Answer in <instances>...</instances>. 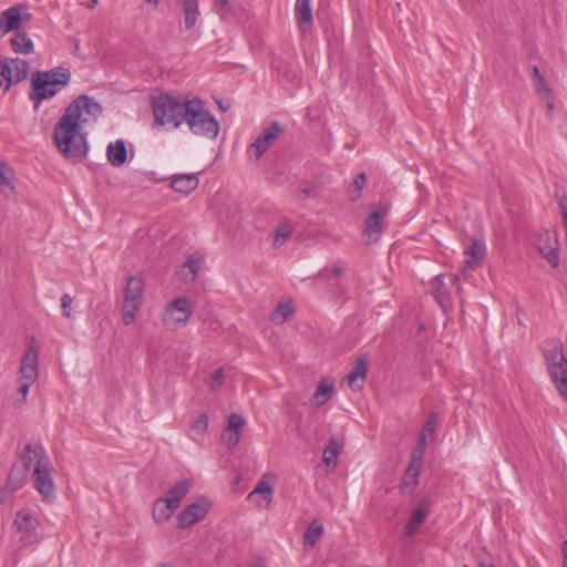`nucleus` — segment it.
<instances>
[{
    "label": "nucleus",
    "instance_id": "obj_1",
    "mask_svg": "<svg viewBox=\"0 0 567 567\" xmlns=\"http://www.w3.org/2000/svg\"><path fill=\"white\" fill-rule=\"evenodd\" d=\"M101 113V105L87 95H80L69 104L53 128L54 144L65 158H81L87 154L83 126L95 122Z\"/></svg>",
    "mask_w": 567,
    "mask_h": 567
},
{
    "label": "nucleus",
    "instance_id": "obj_2",
    "mask_svg": "<svg viewBox=\"0 0 567 567\" xmlns=\"http://www.w3.org/2000/svg\"><path fill=\"white\" fill-rule=\"evenodd\" d=\"M151 104L155 126L176 130L186 118V110L190 106V100L173 93H159L152 95Z\"/></svg>",
    "mask_w": 567,
    "mask_h": 567
},
{
    "label": "nucleus",
    "instance_id": "obj_3",
    "mask_svg": "<svg viewBox=\"0 0 567 567\" xmlns=\"http://www.w3.org/2000/svg\"><path fill=\"white\" fill-rule=\"evenodd\" d=\"M69 69L54 68L50 71H37L31 76L30 99L40 103L56 95L70 82Z\"/></svg>",
    "mask_w": 567,
    "mask_h": 567
},
{
    "label": "nucleus",
    "instance_id": "obj_4",
    "mask_svg": "<svg viewBox=\"0 0 567 567\" xmlns=\"http://www.w3.org/2000/svg\"><path fill=\"white\" fill-rule=\"evenodd\" d=\"M542 351L550 380L567 402V359L563 352V343L558 339L546 340Z\"/></svg>",
    "mask_w": 567,
    "mask_h": 567
},
{
    "label": "nucleus",
    "instance_id": "obj_5",
    "mask_svg": "<svg viewBox=\"0 0 567 567\" xmlns=\"http://www.w3.org/2000/svg\"><path fill=\"white\" fill-rule=\"evenodd\" d=\"M186 123L190 132L195 135L215 138L219 132V124L212 113L205 109L200 99L190 100V106L186 110Z\"/></svg>",
    "mask_w": 567,
    "mask_h": 567
},
{
    "label": "nucleus",
    "instance_id": "obj_6",
    "mask_svg": "<svg viewBox=\"0 0 567 567\" xmlns=\"http://www.w3.org/2000/svg\"><path fill=\"white\" fill-rule=\"evenodd\" d=\"M142 307V278L131 276L127 279L122 308V320L128 326L135 320V313Z\"/></svg>",
    "mask_w": 567,
    "mask_h": 567
},
{
    "label": "nucleus",
    "instance_id": "obj_7",
    "mask_svg": "<svg viewBox=\"0 0 567 567\" xmlns=\"http://www.w3.org/2000/svg\"><path fill=\"white\" fill-rule=\"evenodd\" d=\"M286 132V127L277 121L265 127L261 134L248 146L247 154L250 158L259 161L262 155Z\"/></svg>",
    "mask_w": 567,
    "mask_h": 567
},
{
    "label": "nucleus",
    "instance_id": "obj_8",
    "mask_svg": "<svg viewBox=\"0 0 567 567\" xmlns=\"http://www.w3.org/2000/svg\"><path fill=\"white\" fill-rule=\"evenodd\" d=\"M29 71L27 61L14 58L6 61H0V86L9 89L11 84L23 81Z\"/></svg>",
    "mask_w": 567,
    "mask_h": 567
},
{
    "label": "nucleus",
    "instance_id": "obj_9",
    "mask_svg": "<svg viewBox=\"0 0 567 567\" xmlns=\"http://www.w3.org/2000/svg\"><path fill=\"white\" fill-rule=\"evenodd\" d=\"M30 13L27 7L22 4L13 6L0 13V37L10 32H20L19 29L23 21L30 20Z\"/></svg>",
    "mask_w": 567,
    "mask_h": 567
},
{
    "label": "nucleus",
    "instance_id": "obj_10",
    "mask_svg": "<svg viewBox=\"0 0 567 567\" xmlns=\"http://www.w3.org/2000/svg\"><path fill=\"white\" fill-rule=\"evenodd\" d=\"M33 485L43 501H49L54 495V483L52 480V465L50 460L47 464L40 463L39 466L33 468L32 473Z\"/></svg>",
    "mask_w": 567,
    "mask_h": 567
},
{
    "label": "nucleus",
    "instance_id": "obj_11",
    "mask_svg": "<svg viewBox=\"0 0 567 567\" xmlns=\"http://www.w3.org/2000/svg\"><path fill=\"white\" fill-rule=\"evenodd\" d=\"M209 511V503L198 499L185 507L178 515L177 526L182 529L189 528L204 519Z\"/></svg>",
    "mask_w": 567,
    "mask_h": 567
},
{
    "label": "nucleus",
    "instance_id": "obj_12",
    "mask_svg": "<svg viewBox=\"0 0 567 567\" xmlns=\"http://www.w3.org/2000/svg\"><path fill=\"white\" fill-rule=\"evenodd\" d=\"M465 259L462 266V272L475 270L486 257V247L483 241L472 239L471 244L464 249Z\"/></svg>",
    "mask_w": 567,
    "mask_h": 567
},
{
    "label": "nucleus",
    "instance_id": "obj_13",
    "mask_svg": "<svg viewBox=\"0 0 567 567\" xmlns=\"http://www.w3.org/2000/svg\"><path fill=\"white\" fill-rule=\"evenodd\" d=\"M431 505L432 503L427 498H423L417 503L404 527V533L408 537L414 536L419 527L425 522L430 514Z\"/></svg>",
    "mask_w": 567,
    "mask_h": 567
},
{
    "label": "nucleus",
    "instance_id": "obj_14",
    "mask_svg": "<svg viewBox=\"0 0 567 567\" xmlns=\"http://www.w3.org/2000/svg\"><path fill=\"white\" fill-rule=\"evenodd\" d=\"M388 208L378 206L365 219L364 236L368 243H375L381 233V221L386 216Z\"/></svg>",
    "mask_w": 567,
    "mask_h": 567
},
{
    "label": "nucleus",
    "instance_id": "obj_15",
    "mask_svg": "<svg viewBox=\"0 0 567 567\" xmlns=\"http://www.w3.org/2000/svg\"><path fill=\"white\" fill-rule=\"evenodd\" d=\"M422 452L416 454L412 453L411 462L401 481L400 488L404 492L406 489L413 491L419 484L420 470L422 467Z\"/></svg>",
    "mask_w": 567,
    "mask_h": 567
},
{
    "label": "nucleus",
    "instance_id": "obj_16",
    "mask_svg": "<svg viewBox=\"0 0 567 567\" xmlns=\"http://www.w3.org/2000/svg\"><path fill=\"white\" fill-rule=\"evenodd\" d=\"M167 312L169 318L181 327L187 323L193 313V310L189 301L186 298L179 297L168 305Z\"/></svg>",
    "mask_w": 567,
    "mask_h": 567
},
{
    "label": "nucleus",
    "instance_id": "obj_17",
    "mask_svg": "<svg viewBox=\"0 0 567 567\" xmlns=\"http://www.w3.org/2000/svg\"><path fill=\"white\" fill-rule=\"evenodd\" d=\"M49 456L42 446L35 444H27L21 455V461L25 470H30L32 466H39L40 463L47 464Z\"/></svg>",
    "mask_w": 567,
    "mask_h": 567
},
{
    "label": "nucleus",
    "instance_id": "obj_18",
    "mask_svg": "<svg viewBox=\"0 0 567 567\" xmlns=\"http://www.w3.org/2000/svg\"><path fill=\"white\" fill-rule=\"evenodd\" d=\"M368 364L367 358L360 357L355 360V363L347 377L348 385L353 390H361L367 378Z\"/></svg>",
    "mask_w": 567,
    "mask_h": 567
},
{
    "label": "nucleus",
    "instance_id": "obj_19",
    "mask_svg": "<svg viewBox=\"0 0 567 567\" xmlns=\"http://www.w3.org/2000/svg\"><path fill=\"white\" fill-rule=\"evenodd\" d=\"M295 18L302 33L309 30L312 24L311 0H297L295 6Z\"/></svg>",
    "mask_w": 567,
    "mask_h": 567
},
{
    "label": "nucleus",
    "instance_id": "obj_20",
    "mask_svg": "<svg viewBox=\"0 0 567 567\" xmlns=\"http://www.w3.org/2000/svg\"><path fill=\"white\" fill-rule=\"evenodd\" d=\"M106 156L112 166H122L127 158V150L125 143L122 140L110 143L106 148Z\"/></svg>",
    "mask_w": 567,
    "mask_h": 567
},
{
    "label": "nucleus",
    "instance_id": "obj_21",
    "mask_svg": "<svg viewBox=\"0 0 567 567\" xmlns=\"http://www.w3.org/2000/svg\"><path fill=\"white\" fill-rule=\"evenodd\" d=\"M196 174L175 175L171 182V187L179 193L189 194L198 186Z\"/></svg>",
    "mask_w": 567,
    "mask_h": 567
},
{
    "label": "nucleus",
    "instance_id": "obj_22",
    "mask_svg": "<svg viewBox=\"0 0 567 567\" xmlns=\"http://www.w3.org/2000/svg\"><path fill=\"white\" fill-rule=\"evenodd\" d=\"M0 193L7 198L13 196L16 193L13 171L2 161H0Z\"/></svg>",
    "mask_w": 567,
    "mask_h": 567
},
{
    "label": "nucleus",
    "instance_id": "obj_23",
    "mask_svg": "<svg viewBox=\"0 0 567 567\" xmlns=\"http://www.w3.org/2000/svg\"><path fill=\"white\" fill-rule=\"evenodd\" d=\"M184 12V24L186 30L193 29L199 17L198 0H181Z\"/></svg>",
    "mask_w": 567,
    "mask_h": 567
},
{
    "label": "nucleus",
    "instance_id": "obj_24",
    "mask_svg": "<svg viewBox=\"0 0 567 567\" xmlns=\"http://www.w3.org/2000/svg\"><path fill=\"white\" fill-rule=\"evenodd\" d=\"M17 530L32 537L35 533V519L29 513L18 512L13 522Z\"/></svg>",
    "mask_w": 567,
    "mask_h": 567
},
{
    "label": "nucleus",
    "instance_id": "obj_25",
    "mask_svg": "<svg viewBox=\"0 0 567 567\" xmlns=\"http://www.w3.org/2000/svg\"><path fill=\"white\" fill-rule=\"evenodd\" d=\"M10 44L16 53L30 54L34 51V44L32 40L23 31L17 32L14 37L10 40Z\"/></svg>",
    "mask_w": 567,
    "mask_h": 567
},
{
    "label": "nucleus",
    "instance_id": "obj_26",
    "mask_svg": "<svg viewBox=\"0 0 567 567\" xmlns=\"http://www.w3.org/2000/svg\"><path fill=\"white\" fill-rule=\"evenodd\" d=\"M189 482L184 480L176 483L167 493L165 499L173 504V507H178L181 501L187 495L189 492Z\"/></svg>",
    "mask_w": 567,
    "mask_h": 567
},
{
    "label": "nucleus",
    "instance_id": "obj_27",
    "mask_svg": "<svg viewBox=\"0 0 567 567\" xmlns=\"http://www.w3.org/2000/svg\"><path fill=\"white\" fill-rule=\"evenodd\" d=\"M274 489L271 485L264 480L259 481L252 492L249 493L248 499L261 506L258 497H261L267 504L271 502Z\"/></svg>",
    "mask_w": 567,
    "mask_h": 567
},
{
    "label": "nucleus",
    "instance_id": "obj_28",
    "mask_svg": "<svg viewBox=\"0 0 567 567\" xmlns=\"http://www.w3.org/2000/svg\"><path fill=\"white\" fill-rule=\"evenodd\" d=\"M176 507H173V504L164 499H158L155 502L153 506V517L155 522L163 523L167 520L172 515Z\"/></svg>",
    "mask_w": 567,
    "mask_h": 567
},
{
    "label": "nucleus",
    "instance_id": "obj_29",
    "mask_svg": "<svg viewBox=\"0 0 567 567\" xmlns=\"http://www.w3.org/2000/svg\"><path fill=\"white\" fill-rule=\"evenodd\" d=\"M340 453L341 446L337 442L336 437H331L322 453V461L324 465L328 467L331 465L334 466Z\"/></svg>",
    "mask_w": 567,
    "mask_h": 567
},
{
    "label": "nucleus",
    "instance_id": "obj_30",
    "mask_svg": "<svg viewBox=\"0 0 567 567\" xmlns=\"http://www.w3.org/2000/svg\"><path fill=\"white\" fill-rule=\"evenodd\" d=\"M367 184V176L364 173L358 174L348 188V196L351 202H357L361 198V194Z\"/></svg>",
    "mask_w": 567,
    "mask_h": 567
},
{
    "label": "nucleus",
    "instance_id": "obj_31",
    "mask_svg": "<svg viewBox=\"0 0 567 567\" xmlns=\"http://www.w3.org/2000/svg\"><path fill=\"white\" fill-rule=\"evenodd\" d=\"M323 533V527L317 520H312L306 529L305 542L307 545L315 546Z\"/></svg>",
    "mask_w": 567,
    "mask_h": 567
},
{
    "label": "nucleus",
    "instance_id": "obj_32",
    "mask_svg": "<svg viewBox=\"0 0 567 567\" xmlns=\"http://www.w3.org/2000/svg\"><path fill=\"white\" fill-rule=\"evenodd\" d=\"M200 268V260L189 257L183 265L182 272L185 281H193Z\"/></svg>",
    "mask_w": 567,
    "mask_h": 567
},
{
    "label": "nucleus",
    "instance_id": "obj_33",
    "mask_svg": "<svg viewBox=\"0 0 567 567\" xmlns=\"http://www.w3.org/2000/svg\"><path fill=\"white\" fill-rule=\"evenodd\" d=\"M533 75L536 82L537 94L540 96V99H548L549 95H551L550 89L536 65L533 68Z\"/></svg>",
    "mask_w": 567,
    "mask_h": 567
},
{
    "label": "nucleus",
    "instance_id": "obj_34",
    "mask_svg": "<svg viewBox=\"0 0 567 567\" xmlns=\"http://www.w3.org/2000/svg\"><path fill=\"white\" fill-rule=\"evenodd\" d=\"M208 427V416L206 414H200L197 420L192 423V439L198 441L199 437L206 432Z\"/></svg>",
    "mask_w": 567,
    "mask_h": 567
},
{
    "label": "nucleus",
    "instance_id": "obj_35",
    "mask_svg": "<svg viewBox=\"0 0 567 567\" xmlns=\"http://www.w3.org/2000/svg\"><path fill=\"white\" fill-rule=\"evenodd\" d=\"M333 392V384L321 382L317 386L313 398L317 401L318 405H323L328 400L330 394Z\"/></svg>",
    "mask_w": 567,
    "mask_h": 567
},
{
    "label": "nucleus",
    "instance_id": "obj_36",
    "mask_svg": "<svg viewBox=\"0 0 567 567\" xmlns=\"http://www.w3.org/2000/svg\"><path fill=\"white\" fill-rule=\"evenodd\" d=\"M20 367L38 368V350L33 344H28Z\"/></svg>",
    "mask_w": 567,
    "mask_h": 567
},
{
    "label": "nucleus",
    "instance_id": "obj_37",
    "mask_svg": "<svg viewBox=\"0 0 567 567\" xmlns=\"http://www.w3.org/2000/svg\"><path fill=\"white\" fill-rule=\"evenodd\" d=\"M538 249L551 267H557L559 265V254L556 246L548 248L539 246Z\"/></svg>",
    "mask_w": 567,
    "mask_h": 567
},
{
    "label": "nucleus",
    "instance_id": "obj_38",
    "mask_svg": "<svg viewBox=\"0 0 567 567\" xmlns=\"http://www.w3.org/2000/svg\"><path fill=\"white\" fill-rule=\"evenodd\" d=\"M223 382H224V370L217 369L209 375V378L207 380V385L210 389V391L216 392V391L220 390V388L223 386Z\"/></svg>",
    "mask_w": 567,
    "mask_h": 567
},
{
    "label": "nucleus",
    "instance_id": "obj_39",
    "mask_svg": "<svg viewBox=\"0 0 567 567\" xmlns=\"http://www.w3.org/2000/svg\"><path fill=\"white\" fill-rule=\"evenodd\" d=\"M292 228L288 224L280 225L276 230V236L274 239L275 246H280L291 236Z\"/></svg>",
    "mask_w": 567,
    "mask_h": 567
},
{
    "label": "nucleus",
    "instance_id": "obj_40",
    "mask_svg": "<svg viewBox=\"0 0 567 567\" xmlns=\"http://www.w3.org/2000/svg\"><path fill=\"white\" fill-rule=\"evenodd\" d=\"M245 425V420L241 415L233 413L229 415L227 421V429L225 431L240 432V429Z\"/></svg>",
    "mask_w": 567,
    "mask_h": 567
},
{
    "label": "nucleus",
    "instance_id": "obj_41",
    "mask_svg": "<svg viewBox=\"0 0 567 567\" xmlns=\"http://www.w3.org/2000/svg\"><path fill=\"white\" fill-rule=\"evenodd\" d=\"M38 378V368L33 367H20V379L19 381H25L34 383Z\"/></svg>",
    "mask_w": 567,
    "mask_h": 567
},
{
    "label": "nucleus",
    "instance_id": "obj_42",
    "mask_svg": "<svg viewBox=\"0 0 567 567\" xmlns=\"http://www.w3.org/2000/svg\"><path fill=\"white\" fill-rule=\"evenodd\" d=\"M215 6L217 7V13L221 19H227L233 14L230 0H215Z\"/></svg>",
    "mask_w": 567,
    "mask_h": 567
},
{
    "label": "nucleus",
    "instance_id": "obj_43",
    "mask_svg": "<svg viewBox=\"0 0 567 567\" xmlns=\"http://www.w3.org/2000/svg\"><path fill=\"white\" fill-rule=\"evenodd\" d=\"M293 312V308L289 303L279 302L275 309V313L272 320H275L276 316L281 317V321L287 320Z\"/></svg>",
    "mask_w": 567,
    "mask_h": 567
},
{
    "label": "nucleus",
    "instance_id": "obj_44",
    "mask_svg": "<svg viewBox=\"0 0 567 567\" xmlns=\"http://www.w3.org/2000/svg\"><path fill=\"white\" fill-rule=\"evenodd\" d=\"M436 424H437V416L435 413H430L426 417V421L422 427V434L424 435H427V434H433L436 430Z\"/></svg>",
    "mask_w": 567,
    "mask_h": 567
},
{
    "label": "nucleus",
    "instance_id": "obj_45",
    "mask_svg": "<svg viewBox=\"0 0 567 567\" xmlns=\"http://www.w3.org/2000/svg\"><path fill=\"white\" fill-rule=\"evenodd\" d=\"M223 441L228 447L236 446L240 441V432L225 431L223 433Z\"/></svg>",
    "mask_w": 567,
    "mask_h": 567
},
{
    "label": "nucleus",
    "instance_id": "obj_46",
    "mask_svg": "<svg viewBox=\"0 0 567 567\" xmlns=\"http://www.w3.org/2000/svg\"><path fill=\"white\" fill-rule=\"evenodd\" d=\"M72 297L68 293H64L62 297H61V308H62V313L65 318H70L71 317V305H72Z\"/></svg>",
    "mask_w": 567,
    "mask_h": 567
},
{
    "label": "nucleus",
    "instance_id": "obj_47",
    "mask_svg": "<svg viewBox=\"0 0 567 567\" xmlns=\"http://www.w3.org/2000/svg\"><path fill=\"white\" fill-rule=\"evenodd\" d=\"M19 383H20L19 392L23 395V400H25V398L29 393V390L33 383L25 382V381H19Z\"/></svg>",
    "mask_w": 567,
    "mask_h": 567
},
{
    "label": "nucleus",
    "instance_id": "obj_48",
    "mask_svg": "<svg viewBox=\"0 0 567 567\" xmlns=\"http://www.w3.org/2000/svg\"><path fill=\"white\" fill-rule=\"evenodd\" d=\"M426 445H427L426 435L421 433V436H420V440H419V446L413 452H416V454H420L422 452V455H423Z\"/></svg>",
    "mask_w": 567,
    "mask_h": 567
},
{
    "label": "nucleus",
    "instance_id": "obj_49",
    "mask_svg": "<svg viewBox=\"0 0 567 567\" xmlns=\"http://www.w3.org/2000/svg\"><path fill=\"white\" fill-rule=\"evenodd\" d=\"M309 196H310V189H308V188H301V189H299V190H298V193H297V197H298V199H300V200H305V199H307Z\"/></svg>",
    "mask_w": 567,
    "mask_h": 567
},
{
    "label": "nucleus",
    "instance_id": "obj_50",
    "mask_svg": "<svg viewBox=\"0 0 567 567\" xmlns=\"http://www.w3.org/2000/svg\"><path fill=\"white\" fill-rule=\"evenodd\" d=\"M559 208L563 215V225L566 227L567 206L563 200L559 202Z\"/></svg>",
    "mask_w": 567,
    "mask_h": 567
},
{
    "label": "nucleus",
    "instance_id": "obj_51",
    "mask_svg": "<svg viewBox=\"0 0 567 567\" xmlns=\"http://www.w3.org/2000/svg\"><path fill=\"white\" fill-rule=\"evenodd\" d=\"M563 567H567V539L563 542Z\"/></svg>",
    "mask_w": 567,
    "mask_h": 567
},
{
    "label": "nucleus",
    "instance_id": "obj_52",
    "mask_svg": "<svg viewBox=\"0 0 567 567\" xmlns=\"http://www.w3.org/2000/svg\"><path fill=\"white\" fill-rule=\"evenodd\" d=\"M544 101H546V107H547V111L548 112H551L553 109H554V102L551 100V96L549 95L548 99H543Z\"/></svg>",
    "mask_w": 567,
    "mask_h": 567
},
{
    "label": "nucleus",
    "instance_id": "obj_53",
    "mask_svg": "<svg viewBox=\"0 0 567 567\" xmlns=\"http://www.w3.org/2000/svg\"><path fill=\"white\" fill-rule=\"evenodd\" d=\"M331 272L334 277H340L341 275H343V269L340 267H333Z\"/></svg>",
    "mask_w": 567,
    "mask_h": 567
},
{
    "label": "nucleus",
    "instance_id": "obj_54",
    "mask_svg": "<svg viewBox=\"0 0 567 567\" xmlns=\"http://www.w3.org/2000/svg\"><path fill=\"white\" fill-rule=\"evenodd\" d=\"M97 4V0H90L87 6L89 8H94Z\"/></svg>",
    "mask_w": 567,
    "mask_h": 567
},
{
    "label": "nucleus",
    "instance_id": "obj_55",
    "mask_svg": "<svg viewBox=\"0 0 567 567\" xmlns=\"http://www.w3.org/2000/svg\"><path fill=\"white\" fill-rule=\"evenodd\" d=\"M148 3L154 4V7H157L159 0H146Z\"/></svg>",
    "mask_w": 567,
    "mask_h": 567
},
{
    "label": "nucleus",
    "instance_id": "obj_56",
    "mask_svg": "<svg viewBox=\"0 0 567 567\" xmlns=\"http://www.w3.org/2000/svg\"><path fill=\"white\" fill-rule=\"evenodd\" d=\"M480 567H494V566L492 564H485L484 561H481Z\"/></svg>",
    "mask_w": 567,
    "mask_h": 567
},
{
    "label": "nucleus",
    "instance_id": "obj_57",
    "mask_svg": "<svg viewBox=\"0 0 567 567\" xmlns=\"http://www.w3.org/2000/svg\"><path fill=\"white\" fill-rule=\"evenodd\" d=\"M221 110L227 111L228 107H225V104L219 103Z\"/></svg>",
    "mask_w": 567,
    "mask_h": 567
},
{
    "label": "nucleus",
    "instance_id": "obj_58",
    "mask_svg": "<svg viewBox=\"0 0 567 567\" xmlns=\"http://www.w3.org/2000/svg\"><path fill=\"white\" fill-rule=\"evenodd\" d=\"M221 110L227 111L228 107H225V104L219 103Z\"/></svg>",
    "mask_w": 567,
    "mask_h": 567
},
{
    "label": "nucleus",
    "instance_id": "obj_59",
    "mask_svg": "<svg viewBox=\"0 0 567 567\" xmlns=\"http://www.w3.org/2000/svg\"><path fill=\"white\" fill-rule=\"evenodd\" d=\"M254 567H262L261 563L255 564Z\"/></svg>",
    "mask_w": 567,
    "mask_h": 567
},
{
    "label": "nucleus",
    "instance_id": "obj_60",
    "mask_svg": "<svg viewBox=\"0 0 567 567\" xmlns=\"http://www.w3.org/2000/svg\"><path fill=\"white\" fill-rule=\"evenodd\" d=\"M158 567H167L166 565H163V566H158Z\"/></svg>",
    "mask_w": 567,
    "mask_h": 567
}]
</instances>
